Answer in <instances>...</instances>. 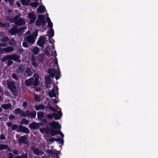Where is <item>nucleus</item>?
Wrapping results in <instances>:
<instances>
[{
	"label": "nucleus",
	"instance_id": "f257e3e1",
	"mask_svg": "<svg viewBox=\"0 0 158 158\" xmlns=\"http://www.w3.org/2000/svg\"><path fill=\"white\" fill-rule=\"evenodd\" d=\"M52 55L56 57V51H52ZM53 66H55L54 69H49L48 71L49 73V77L52 78L55 76L56 80L58 79L60 76V72L59 66L58 64V61L56 57H55L53 62Z\"/></svg>",
	"mask_w": 158,
	"mask_h": 158
},
{
	"label": "nucleus",
	"instance_id": "f03ea898",
	"mask_svg": "<svg viewBox=\"0 0 158 158\" xmlns=\"http://www.w3.org/2000/svg\"><path fill=\"white\" fill-rule=\"evenodd\" d=\"M34 78H31L25 81V85L27 86L36 85L39 83V76L37 74L34 75Z\"/></svg>",
	"mask_w": 158,
	"mask_h": 158
},
{
	"label": "nucleus",
	"instance_id": "7ed1b4c3",
	"mask_svg": "<svg viewBox=\"0 0 158 158\" xmlns=\"http://www.w3.org/2000/svg\"><path fill=\"white\" fill-rule=\"evenodd\" d=\"M6 81L10 90L15 96H17V90L15 83L12 82H10L8 80H7Z\"/></svg>",
	"mask_w": 158,
	"mask_h": 158
},
{
	"label": "nucleus",
	"instance_id": "20e7f679",
	"mask_svg": "<svg viewBox=\"0 0 158 158\" xmlns=\"http://www.w3.org/2000/svg\"><path fill=\"white\" fill-rule=\"evenodd\" d=\"M20 15H18L11 20V21L15 23L16 24L18 25H24L25 23V21L24 19L20 18L17 20V18L19 17Z\"/></svg>",
	"mask_w": 158,
	"mask_h": 158
},
{
	"label": "nucleus",
	"instance_id": "39448f33",
	"mask_svg": "<svg viewBox=\"0 0 158 158\" xmlns=\"http://www.w3.org/2000/svg\"><path fill=\"white\" fill-rule=\"evenodd\" d=\"M23 29L22 28H20L17 29L16 27H15L11 28L9 31L10 34L12 35L18 34L19 35H21L23 32Z\"/></svg>",
	"mask_w": 158,
	"mask_h": 158
},
{
	"label": "nucleus",
	"instance_id": "423d86ee",
	"mask_svg": "<svg viewBox=\"0 0 158 158\" xmlns=\"http://www.w3.org/2000/svg\"><path fill=\"white\" fill-rule=\"evenodd\" d=\"M58 88L57 87L54 85L51 90L49 92L48 94L49 97L51 98L53 97H56V95H58Z\"/></svg>",
	"mask_w": 158,
	"mask_h": 158
},
{
	"label": "nucleus",
	"instance_id": "0eeeda50",
	"mask_svg": "<svg viewBox=\"0 0 158 158\" xmlns=\"http://www.w3.org/2000/svg\"><path fill=\"white\" fill-rule=\"evenodd\" d=\"M38 19L36 22V25L39 26L41 25H44L45 23V17L42 15H40L38 16Z\"/></svg>",
	"mask_w": 158,
	"mask_h": 158
},
{
	"label": "nucleus",
	"instance_id": "6e6552de",
	"mask_svg": "<svg viewBox=\"0 0 158 158\" xmlns=\"http://www.w3.org/2000/svg\"><path fill=\"white\" fill-rule=\"evenodd\" d=\"M47 41V40L44 36H42L40 37V38L38 40L37 44L38 46L41 47H44V45Z\"/></svg>",
	"mask_w": 158,
	"mask_h": 158
},
{
	"label": "nucleus",
	"instance_id": "1a4fd4ad",
	"mask_svg": "<svg viewBox=\"0 0 158 158\" xmlns=\"http://www.w3.org/2000/svg\"><path fill=\"white\" fill-rule=\"evenodd\" d=\"M50 135L52 136H54L56 134L60 135L62 138H63L64 136V134L60 131H56L52 129L50 130Z\"/></svg>",
	"mask_w": 158,
	"mask_h": 158
},
{
	"label": "nucleus",
	"instance_id": "9d476101",
	"mask_svg": "<svg viewBox=\"0 0 158 158\" xmlns=\"http://www.w3.org/2000/svg\"><path fill=\"white\" fill-rule=\"evenodd\" d=\"M28 16L29 18L30 19L29 23H33L36 19L35 15L33 12L29 13L28 14Z\"/></svg>",
	"mask_w": 158,
	"mask_h": 158
},
{
	"label": "nucleus",
	"instance_id": "9b49d317",
	"mask_svg": "<svg viewBox=\"0 0 158 158\" xmlns=\"http://www.w3.org/2000/svg\"><path fill=\"white\" fill-rule=\"evenodd\" d=\"M19 129L17 130V131H20L26 134L29 133V130L28 128L21 125H19Z\"/></svg>",
	"mask_w": 158,
	"mask_h": 158
},
{
	"label": "nucleus",
	"instance_id": "f8f14e48",
	"mask_svg": "<svg viewBox=\"0 0 158 158\" xmlns=\"http://www.w3.org/2000/svg\"><path fill=\"white\" fill-rule=\"evenodd\" d=\"M8 57L10 59V60H12L15 61H17L19 62H21L20 60L19 59V56L16 54L9 55Z\"/></svg>",
	"mask_w": 158,
	"mask_h": 158
},
{
	"label": "nucleus",
	"instance_id": "ddd939ff",
	"mask_svg": "<svg viewBox=\"0 0 158 158\" xmlns=\"http://www.w3.org/2000/svg\"><path fill=\"white\" fill-rule=\"evenodd\" d=\"M49 125L52 128L56 129L61 128V126L60 124L57 122H53L49 123Z\"/></svg>",
	"mask_w": 158,
	"mask_h": 158
},
{
	"label": "nucleus",
	"instance_id": "4468645a",
	"mask_svg": "<svg viewBox=\"0 0 158 158\" xmlns=\"http://www.w3.org/2000/svg\"><path fill=\"white\" fill-rule=\"evenodd\" d=\"M39 126L40 125L39 124L35 123L30 124L29 125V127L32 129H38L39 127Z\"/></svg>",
	"mask_w": 158,
	"mask_h": 158
},
{
	"label": "nucleus",
	"instance_id": "2eb2a0df",
	"mask_svg": "<svg viewBox=\"0 0 158 158\" xmlns=\"http://www.w3.org/2000/svg\"><path fill=\"white\" fill-rule=\"evenodd\" d=\"M53 115L55 119H60L62 116V114L60 112H58L56 113H53Z\"/></svg>",
	"mask_w": 158,
	"mask_h": 158
},
{
	"label": "nucleus",
	"instance_id": "dca6fc26",
	"mask_svg": "<svg viewBox=\"0 0 158 158\" xmlns=\"http://www.w3.org/2000/svg\"><path fill=\"white\" fill-rule=\"evenodd\" d=\"M14 50V48L13 47H8L7 48H5L2 49V52H3V53L4 52H8L13 51Z\"/></svg>",
	"mask_w": 158,
	"mask_h": 158
},
{
	"label": "nucleus",
	"instance_id": "f3484780",
	"mask_svg": "<svg viewBox=\"0 0 158 158\" xmlns=\"http://www.w3.org/2000/svg\"><path fill=\"white\" fill-rule=\"evenodd\" d=\"M35 39L32 35H30L27 38V40L28 42L33 44L35 42Z\"/></svg>",
	"mask_w": 158,
	"mask_h": 158
},
{
	"label": "nucleus",
	"instance_id": "a211bd4d",
	"mask_svg": "<svg viewBox=\"0 0 158 158\" xmlns=\"http://www.w3.org/2000/svg\"><path fill=\"white\" fill-rule=\"evenodd\" d=\"M48 35L49 37H52L54 35V32L52 28H50L47 31Z\"/></svg>",
	"mask_w": 158,
	"mask_h": 158
},
{
	"label": "nucleus",
	"instance_id": "6ab92c4d",
	"mask_svg": "<svg viewBox=\"0 0 158 158\" xmlns=\"http://www.w3.org/2000/svg\"><path fill=\"white\" fill-rule=\"evenodd\" d=\"M1 106L4 109H7L11 108V104L9 103L5 104L2 105Z\"/></svg>",
	"mask_w": 158,
	"mask_h": 158
},
{
	"label": "nucleus",
	"instance_id": "aec40b11",
	"mask_svg": "<svg viewBox=\"0 0 158 158\" xmlns=\"http://www.w3.org/2000/svg\"><path fill=\"white\" fill-rule=\"evenodd\" d=\"M35 107L36 110H44L45 108V106L42 105L35 106Z\"/></svg>",
	"mask_w": 158,
	"mask_h": 158
},
{
	"label": "nucleus",
	"instance_id": "412c9836",
	"mask_svg": "<svg viewBox=\"0 0 158 158\" xmlns=\"http://www.w3.org/2000/svg\"><path fill=\"white\" fill-rule=\"evenodd\" d=\"M46 20L47 23H48V27L50 28H52L53 27L52 23L50 19L48 17H47L46 18Z\"/></svg>",
	"mask_w": 158,
	"mask_h": 158
},
{
	"label": "nucleus",
	"instance_id": "4be33fe9",
	"mask_svg": "<svg viewBox=\"0 0 158 158\" xmlns=\"http://www.w3.org/2000/svg\"><path fill=\"white\" fill-rule=\"evenodd\" d=\"M40 131L42 133H47L49 132V128L48 127H46L45 128H41L40 129Z\"/></svg>",
	"mask_w": 158,
	"mask_h": 158
},
{
	"label": "nucleus",
	"instance_id": "5701e85b",
	"mask_svg": "<svg viewBox=\"0 0 158 158\" xmlns=\"http://www.w3.org/2000/svg\"><path fill=\"white\" fill-rule=\"evenodd\" d=\"M45 10V7L44 6H40L37 9L39 13H41L43 12Z\"/></svg>",
	"mask_w": 158,
	"mask_h": 158
},
{
	"label": "nucleus",
	"instance_id": "b1692460",
	"mask_svg": "<svg viewBox=\"0 0 158 158\" xmlns=\"http://www.w3.org/2000/svg\"><path fill=\"white\" fill-rule=\"evenodd\" d=\"M27 140L26 137L25 136H23L20 138L19 142L21 143H25Z\"/></svg>",
	"mask_w": 158,
	"mask_h": 158
},
{
	"label": "nucleus",
	"instance_id": "393cba45",
	"mask_svg": "<svg viewBox=\"0 0 158 158\" xmlns=\"http://www.w3.org/2000/svg\"><path fill=\"white\" fill-rule=\"evenodd\" d=\"M34 153L36 155H38L40 154L41 155H42L44 154L43 152L42 151L40 152L39 150L37 148H36L34 149Z\"/></svg>",
	"mask_w": 158,
	"mask_h": 158
},
{
	"label": "nucleus",
	"instance_id": "a878e982",
	"mask_svg": "<svg viewBox=\"0 0 158 158\" xmlns=\"http://www.w3.org/2000/svg\"><path fill=\"white\" fill-rule=\"evenodd\" d=\"M35 54H37L39 52V49L37 47H34L32 50Z\"/></svg>",
	"mask_w": 158,
	"mask_h": 158
},
{
	"label": "nucleus",
	"instance_id": "bb28decb",
	"mask_svg": "<svg viewBox=\"0 0 158 158\" xmlns=\"http://www.w3.org/2000/svg\"><path fill=\"white\" fill-rule=\"evenodd\" d=\"M31 0H21V2L22 5H27L29 4Z\"/></svg>",
	"mask_w": 158,
	"mask_h": 158
},
{
	"label": "nucleus",
	"instance_id": "cd10ccee",
	"mask_svg": "<svg viewBox=\"0 0 158 158\" xmlns=\"http://www.w3.org/2000/svg\"><path fill=\"white\" fill-rule=\"evenodd\" d=\"M35 2H32L31 3V6L33 7H36L39 5V3L38 2V1H35Z\"/></svg>",
	"mask_w": 158,
	"mask_h": 158
},
{
	"label": "nucleus",
	"instance_id": "c85d7f7f",
	"mask_svg": "<svg viewBox=\"0 0 158 158\" xmlns=\"http://www.w3.org/2000/svg\"><path fill=\"white\" fill-rule=\"evenodd\" d=\"M38 118L40 120L44 117V114L43 112H40L37 113Z\"/></svg>",
	"mask_w": 158,
	"mask_h": 158
},
{
	"label": "nucleus",
	"instance_id": "c756f323",
	"mask_svg": "<svg viewBox=\"0 0 158 158\" xmlns=\"http://www.w3.org/2000/svg\"><path fill=\"white\" fill-rule=\"evenodd\" d=\"M19 129V126L16 124H14L11 126V130H16V131H17V130Z\"/></svg>",
	"mask_w": 158,
	"mask_h": 158
},
{
	"label": "nucleus",
	"instance_id": "7c9ffc66",
	"mask_svg": "<svg viewBox=\"0 0 158 158\" xmlns=\"http://www.w3.org/2000/svg\"><path fill=\"white\" fill-rule=\"evenodd\" d=\"M24 69V67L23 66H21L18 67L17 71L18 73H20L23 71Z\"/></svg>",
	"mask_w": 158,
	"mask_h": 158
},
{
	"label": "nucleus",
	"instance_id": "2f4dec72",
	"mask_svg": "<svg viewBox=\"0 0 158 158\" xmlns=\"http://www.w3.org/2000/svg\"><path fill=\"white\" fill-rule=\"evenodd\" d=\"M36 112L35 111H33L31 113L30 112V114L29 116V117L31 118H34L36 116Z\"/></svg>",
	"mask_w": 158,
	"mask_h": 158
},
{
	"label": "nucleus",
	"instance_id": "473e14b6",
	"mask_svg": "<svg viewBox=\"0 0 158 158\" xmlns=\"http://www.w3.org/2000/svg\"><path fill=\"white\" fill-rule=\"evenodd\" d=\"M29 123L28 121L26 119L23 118L22 119V121L20 122V123L23 124H28Z\"/></svg>",
	"mask_w": 158,
	"mask_h": 158
},
{
	"label": "nucleus",
	"instance_id": "72a5a7b5",
	"mask_svg": "<svg viewBox=\"0 0 158 158\" xmlns=\"http://www.w3.org/2000/svg\"><path fill=\"white\" fill-rule=\"evenodd\" d=\"M44 57V55L43 54H41L39 55L38 59V60L39 62H41L43 61Z\"/></svg>",
	"mask_w": 158,
	"mask_h": 158
},
{
	"label": "nucleus",
	"instance_id": "f704fd0d",
	"mask_svg": "<svg viewBox=\"0 0 158 158\" xmlns=\"http://www.w3.org/2000/svg\"><path fill=\"white\" fill-rule=\"evenodd\" d=\"M7 148H8V146L7 145H3L0 143V150L2 149H5Z\"/></svg>",
	"mask_w": 158,
	"mask_h": 158
},
{
	"label": "nucleus",
	"instance_id": "c9c22d12",
	"mask_svg": "<svg viewBox=\"0 0 158 158\" xmlns=\"http://www.w3.org/2000/svg\"><path fill=\"white\" fill-rule=\"evenodd\" d=\"M63 138H54V141H55L57 142H59L60 143H63L64 142V140L63 139Z\"/></svg>",
	"mask_w": 158,
	"mask_h": 158
},
{
	"label": "nucleus",
	"instance_id": "e433bc0d",
	"mask_svg": "<svg viewBox=\"0 0 158 158\" xmlns=\"http://www.w3.org/2000/svg\"><path fill=\"white\" fill-rule=\"evenodd\" d=\"M45 78L46 83L49 84L51 82V80L50 78L48 77H45Z\"/></svg>",
	"mask_w": 158,
	"mask_h": 158
},
{
	"label": "nucleus",
	"instance_id": "4c0bfd02",
	"mask_svg": "<svg viewBox=\"0 0 158 158\" xmlns=\"http://www.w3.org/2000/svg\"><path fill=\"white\" fill-rule=\"evenodd\" d=\"M49 47L48 46H47L44 50L45 53L47 55L49 56Z\"/></svg>",
	"mask_w": 158,
	"mask_h": 158
},
{
	"label": "nucleus",
	"instance_id": "58836bf2",
	"mask_svg": "<svg viewBox=\"0 0 158 158\" xmlns=\"http://www.w3.org/2000/svg\"><path fill=\"white\" fill-rule=\"evenodd\" d=\"M27 74V75L31 76V70L29 68H27L26 70Z\"/></svg>",
	"mask_w": 158,
	"mask_h": 158
},
{
	"label": "nucleus",
	"instance_id": "ea45409f",
	"mask_svg": "<svg viewBox=\"0 0 158 158\" xmlns=\"http://www.w3.org/2000/svg\"><path fill=\"white\" fill-rule=\"evenodd\" d=\"M8 38L6 36H4L1 39V41L3 42H6L8 41Z\"/></svg>",
	"mask_w": 158,
	"mask_h": 158
},
{
	"label": "nucleus",
	"instance_id": "a19ab883",
	"mask_svg": "<svg viewBox=\"0 0 158 158\" xmlns=\"http://www.w3.org/2000/svg\"><path fill=\"white\" fill-rule=\"evenodd\" d=\"M8 57V55L3 57L1 60V61L2 62H5L7 60H10V59Z\"/></svg>",
	"mask_w": 158,
	"mask_h": 158
},
{
	"label": "nucleus",
	"instance_id": "79ce46f5",
	"mask_svg": "<svg viewBox=\"0 0 158 158\" xmlns=\"http://www.w3.org/2000/svg\"><path fill=\"white\" fill-rule=\"evenodd\" d=\"M21 111V110H20V109L19 108H17L14 110V114H17L19 113H20Z\"/></svg>",
	"mask_w": 158,
	"mask_h": 158
},
{
	"label": "nucleus",
	"instance_id": "37998d69",
	"mask_svg": "<svg viewBox=\"0 0 158 158\" xmlns=\"http://www.w3.org/2000/svg\"><path fill=\"white\" fill-rule=\"evenodd\" d=\"M10 44L12 46L15 45L16 43H15V41L13 39L12 40L10 41Z\"/></svg>",
	"mask_w": 158,
	"mask_h": 158
},
{
	"label": "nucleus",
	"instance_id": "c03bdc74",
	"mask_svg": "<svg viewBox=\"0 0 158 158\" xmlns=\"http://www.w3.org/2000/svg\"><path fill=\"white\" fill-rule=\"evenodd\" d=\"M20 114L21 116L26 117L25 111L21 110L20 112Z\"/></svg>",
	"mask_w": 158,
	"mask_h": 158
},
{
	"label": "nucleus",
	"instance_id": "a18cd8bd",
	"mask_svg": "<svg viewBox=\"0 0 158 158\" xmlns=\"http://www.w3.org/2000/svg\"><path fill=\"white\" fill-rule=\"evenodd\" d=\"M38 30H36L34 33L33 35H34L35 38L38 35Z\"/></svg>",
	"mask_w": 158,
	"mask_h": 158
},
{
	"label": "nucleus",
	"instance_id": "49530a36",
	"mask_svg": "<svg viewBox=\"0 0 158 158\" xmlns=\"http://www.w3.org/2000/svg\"><path fill=\"white\" fill-rule=\"evenodd\" d=\"M49 108L52 111H56V110L53 108L52 106H49Z\"/></svg>",
	"mask_w": 158,
	"mask_h": 158
},
{
	"label": "nucleus",
	"instance_id": "de8ad7c7",
	"mask_svg": "<svg viewBox=\"0 0 158 158\" xmlns=\"http://www.w3.org/2000/svg\"><path fill=\"white\" fill-rule=\"evenodd\" d=\"M23 46L25 47H28V45L27 43L25 42H23Z\"/></svg>",
	"mask_w": 158,
	"mask_h": 158
},
{
	"label": "nucleus",
	"instance_id": "09e8293b",
	"mask_svg": "<svg viewBox=\"0 0 158 158\" xmlns=\"http://www.w3.org/2000/svg\"><path fill=\"white\" fill-rule=\"evenodd\" d=\"M13 63V62L11 60H8L7 64L8 66H10Z\"/></svg>",
	"mask_w": 158,
	"mask_h": 158
},
{
	"label": "nucleus",
	"instance_id": "8fccbe9b",
	"mask_svg": "<svg viewBox=\"0 0 158 158\" xmlns=\"http://www.w3.org/2000/svg\"><path fill=\"white\" fill-rule=\"evenodd\" d=\"M35 100L38 102L40 100V98L38 95H36L35 97Z\"/></svg>",
	"mask_w": 158,
	"mask_h": 158
},
{
	"label": "nucleus",
	"instance_id": "3c124183",
	"mask_svg": "<svg viewBox=\"0 0 158 158\" xmlns=\"http://www.w3.org/2000/svg\"><path fill=\"white\" fill-rule=\"evenodd\" d=\"M53 114H49L47 115L48 118L50 119H52L53 117Z\"/></svg>",
	"mask_w": 158,
	"mask_h": 158
},
{
	"label": "nucleus",
	"instance_id": "603ef678",
	"mask_svg": "<svg viewBox=\"0 0 158 158\" xmlns=\"http://www.w3.org/2000/svg\"><path fill=\"white\" fill-rule=\"evenodd\" d=\"M32 64L35 67H37L38 66V64L35 61L32 62Z\"/></svg>",
	"mask_w": 158,
	"mask_h": 158
},
{
	"label": "nucleus",
	"instance_id": "864d4df0",
	"mask_svg": "<svg viewBox=\"0 0 158 158\" xmlns=\"http://www.w3.org/2000/svg\"><path fill=\"white\" fill-rule=\"evenodd\" d=\"M50 38L51 37H49V42H50V43L52 44L54 43L55 41L52 39H51Z\"/></svg>",
	"mask_w": 158,
	"mask_h": 158
},
{
	"label": "nucleus",
	"instance_id": "5fc2aeb1",
	"mask_svg": "<svg viewBox=\"0 0 158 158\" xmlns=\"http://www.w3.org/2000/svg\"><path fill=\"white\" fill-rule=\"evenodd\" d=\"M5 136L3 135H0V139L1 140L5 139Z\"/></svg>",
	"mask_w": 158,
	"mask_h": 158
},
{
	"label": "nucleus",
	"instance_id": "6e6d98bb",
	"mask_svg": "<svg viewBox=\"0 0 158 158\" xmlns=\"http://www.w3.org/2000/svg\"><path fill=\"white\" fill-rule=\"evenodd\" d=\"M47 152L49 154H52L53 153L52 151L49 149H48L47 150Z\"/></svg>",
	"mask_w": 158,
	"mask_h": 158
},
{
	"label": "nucleus",
	"instance_id": "4d7b16f0",
	"mask_svg": "<svg viewBox=\"0 0 158 158\" xmlns=\"http://www.w3.org/2000/svg\"><path fill=\"white\" fill-rule=\"evenodd\" d=\"M30 114V112L28 111H25V114H26V117H29V115Z\"/></svg>",
	"mask_w": 158,
	"mask_h": 158
},
{
	"label": "nucleus",
	"instance_id": "13d9d810",
	"mask_svg": "<svg viewBox=\"0 0 158 158\" xmlns=\"http://www.w3.org/2000/svg\"><path fill=\"white\" fill-rule=\"evenodd\" d=\"M12 77L13 78H14V79H16V80H17V79H18L17 77V76H16V75L15 74H13L12 75Z\"/></svg>",
	"mask_w": 158,
	"mask_h": 158
},
{
	"label": "nucleus",
	"instance_id": "bf43d9fd",
	"mask_svg": "<svg viewBox=\"0 0 158 158\" xmlns=\"http://www.w3.org/2000/svg\"><path fill=\"white\" fill-rule=\"evenodd\" d=\"M15 116L13 115H10L9 117V119H13L15 118Z\"/></svg>",
	"mask_w": 158,
	"mask_h": 158
},
{
	"label": "nucleus",
	"instance_id": "052dcab7",
	"mask_svg": "<svg viewBox=\"0 0 158 158\" xmlns=\"http://www.w3.org/2000/svg\"><path fill=\"white\" fill-rule=\"evenodd\" d=\"M7 45V44L6 43H0V46H2L3 47L6 46Z\"/></svg>",
	"mask_w": 158,
	"mask_h": 158
},
{
	"label": "nucleus",
	"instance_id": "680f3d73",
	"mask_svg": "<svg viewBox=\"0 0 158 158\" xmlns=\"http://www.w3.org/2000/svg\"><path fill=\"white\" fill-rule=\"evenodd\" d=\"M27 105V103L26 102H24L23 104V107H26Z\"/></svg>",
	"mask_w": 158,
	"mask_h": 158
},
{
	"label": "nucleus",
	"instance_id": "e2e57ef3",
	"mask_svg": "<svg viewBox=\"0 0 158 158\" xmlns=\"http://www.w3.org/2000/svg\"><path fill=\"white\" fill-rule=\"evenodd\" d=\"M22 158H27V154H25L22 155Z\"/></svg>",
	"mask_w": 158,
	"mask_h": 158
},
{
	"label": "nucleus",
	"instance_id": "0e129e2a",
	"mask_svg": "<svg viewBox=\"0 0 158 158\" xmlns=\"http://www.w3.org/2000/svg\"><path fill=\"white\" fill-rule=\"evenodd\" d=\"M53 101L55 103H57L59 102V99L58 98L53 99Z\"/></svg>",
	"mask_w": 158,
	"mask_h": 158
},
{
	"label": "nucleus",
	"instance_id": "69168bd1",
	"mask_svg": "<svg viewBox=\"0 0 158 158\" xmlns=\"http://www.w3.org/2000/svg\"><path fill=\"white\" fill-rule=\"evenodd\" d=\"M13 152V153L16 155H17L18 153V151L17 150H14Z\"/></svg>",
	"mask_w": 158,
	"mask_h": 158
},
{
	"label": "nucleus",
	"instance_id": "338daca9",
	"mask_svg": "<svg viewBox=\"0 0 158 158\" xmlns=\"http://www.w3.org/2000/svg\"><path fill=\"white\" fill-rule=\"evenodd\" d=\"M49 140L50 142H53L54 141V138H52L50 139H49Z\"/></svg>",
	"mask_w": 158,
	"mask_h": 158
},
{
	"label": "nucleus",
	"instance_id": "774afa93",
	"mask_svg": "<svg viewBox=\"0 0 158 158\" xmlns=\"http://www.w3.org/2000/svg\"><path fill=\"white\" fill-rule=\"evenodd\" d=\"M13 157V154L11 153H10L9 154V158H12Z\"/></svg>",
	"mask_w": 158,
	"mask_h": 158
}]
</instances>
